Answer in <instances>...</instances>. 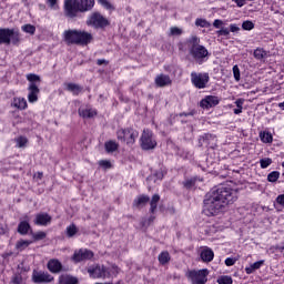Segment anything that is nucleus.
I'll use <instances>...</instances> for the list:
<instances>
[{"label": "nucleus", "instance_id": "nucleus-1", "mask_svg": "<svg viewBox=\"0 0 284 284\" xmlns=\"http://www.w3.org/2000/svg\"><path fill=\"white\" fill-rule=\"evenodd\" d=\"M234 201H236V195H234L232 189L223 186L217 189L214 197L215 216L216 214H223V212H227V206L230 203H234Z\"/></svg>", "mask_w": 284, "mask_h": 284}, {"label": "nucleus", "instance_id": "nucleus-2", "mask_svg": "<svg viewBox=\"0 0 284 284\" xmlns=\"http://www.w3.org/2000/svg\"><path fill=\"white\" fill-rule=\"evenodd\" d=\"M94 8V0H65L64 10L67 17L74 19L79 12H88Z\"/></svg>", "mask_w": 284, "mask_h": 284}, {"label": "nucleus", "instance_id": "nucleus-3", "mask_svg": "<svg viewBox=\"0 0 284 284\" xmlns=\"http://www.w3.org/2000/svg\"><path fill=\"white\" fill-rule=\"evenodd\" d=\"M63 39L68 45H88L92 43V33L81 30H67L63 32Z\"/></svg>", "mask_w": 284, "mask_h": 284}, {"label": "nucleus", "instance_id": "nucleus-4", "mask_svg": "<svg viewBox=\"0 0 284 284\" xmlns=\"http://www.w3.org/2000/svg\"><path fill=\"white\" fill-rule=\"evenodd\" d=\"M200 43L201 39H199V37L196 36H192L187 40L189 52L193 57V59L197 61V63L204 61L209 54L207 49H205V47L203 45H200Z\"/></svg>", "mask_w": 284, "mask_h": 284}, {"label": "nucleus", "instance_id": "nucleus-5", "mask_svg": "<svg viewBox=\"0 0 284 284\" xmlns=\"http://www.w3.org/2000/svg\"><path fill=\"white\" fill-rule=\"evenodd\" d=\"M21 41V36L19 31L14 29H1L0 28V45H18Z\"/></svg>", "mask_w": 284, "mask_h": 284}, {"label": "nucleus", "instance_id": "nucleus-6", "mask_svg": "<svg viewBox=\"0 0 284 284\" xmlns=\"http://www.w3.org/2000/svg\"><path fill=\"white\" fill-rule=\"evenodd\" d=\"M27 79L30 82L28 99L30 103H34L39 101V85H41V77L31 73L27 75Z\"/></svg>", "mask_w": 284, "mask_h": 284}, {"label": "nucleus", "instance_id": "nucleus-7", "mask_svg": "<svg viewBox=\"0 0 284 284\" xmlns=\"http://www.w3.org/2000/svg\"><path fill=\"white\" fill-rule=\"evenodd\" d=\"M87 26H91V28H95L97 30L108 28L110 26V20L103 17L100 12H93L87 20Z\"/></svg>", "mask_w": 284, "mask_h": 284}, {"label": "nucleus", "instance_id": "nucleus-8", "mask_svg": "<svg viewBox=\"0 0 284 284\" xmlns=\"http://www.w3.org/2000/svg\"><path fill=\"white\" fill-rule=\"evenodd\" d=\"M141 148L142 150H154L156 148V140H154V134L152 131H143L141 136Z\"/></svg>", "mask_w": 284, "mask_h": 284}, {"label": "nucleus", "instance_id": "nucleus-9", "mask_svg": "<svg viewBox=\"0 0 284 284\" xmlns=\"http://www.w3.org/2000/svg\"><path fill=\"white\" fill-rule=\"evenodd\" d=\"M139 138V132L132 129H122L118 131L119 141H125L128 145H132Z\"/></svg>", "mask_w": 284, "mask_h": 284}, {"label": "nucleus", "instance_id": "nucleus-10", "mask_svg": "<svg viewBox=\"0 0 284 284\" xmlns=\"http://www.w3.org/2000/svg\"><path fill=\"white\" fill-rule=\"evenodd\" d=\"M207 270H200V271H191L189 272V278L192 281L193 284H205L207 283Z\"/></svg>", "mask_w": 284, "mask_h": 284}, {"label": "nucleus", "instance_id": "nucleus-11", "mask_svg": "<svg viewBox=\"0 0 284 284\" xmlns=\"http://www.w3.org/2000/svg\"><path fill=\"white\" fill-rule=\"evenodd\" d=\"M203 213L205 216H214V192L206 193Z\"/></svg>", "mask_w": 284, "mask_h": 284}, {"label": "nucleus", "instance_id": "nucleus-12", "mask_svg": "<svg viewBox=\"0 0 284 284\" xmlns=\"http://www.w3.org/2000/svg\"><path fill=\"white\" fill-rule=\"evenodd\" d=\"M207 81H210L207 73H192V83L195 88H199L200 90L205 88Z\"/></svg>", "mask_w": 284, "mask_h": 284}, {"label": "nucleus", "instance_id": "nucleus-13", "mask_svg": "<svg viewBox=\"0 0 284 284\" xmlns=\"http://www.w3.org/2000/svg\"><path fill=\"white\" fill-rule=\"evenodd\" d=\"M94 257V253L88 248H81L73 254V261L75 263H81V261H90Z\"/></svg>", "mask_w": 284, "mask_h": 284}, {"label": "nucleus", "instance_id": "nucleus-14", "mask_svg": "<svg viewBox=\"0 0 284 284\" xmlns=\"http://www.w3.org/2000/svg\"><path fill=\"white\" fill-rule=\"evenodd\" d=\"M88 272L93 278H105L106 270L105 266L97 265L95 267H90Z\"/></svg>", "mask_w": 284, "mask_h": 284}, {"label": "nucleus", "instance_id": "nucleus-15", "mask_svg": "<svg viewBox=\"0 0 284 284\" xmlns=\"http://www.w3.org/2000/svg\"><path fill=\"white\" fill-rule=\"evenodd\" d=\"M34 223L36 225H49V223H52V216L48 213H39L36 215Z\"/></svg>", "mask_w": 284, "mask_h": 284}, {"label": "nucleus", "instance_id": "nucleus-16", "mask_svg": "<svg viewBox=\"0 0 284 284\" xmlns=\"http://www.w3.org/2000/svg\"><path fill=\"white\" fill-rule=\"evenodd\" d=\"M155 84L158 88H165V85H172V79H170V75L161 73L155 78Z\"/></svg>", "mask_w": 284, "mask_h": 284}, {"label": "nucleus", "instance_id": "nucleus-17", "mask_svg": "<svg viewBox=\"0 0 284 284\" xmlns=\"http://www.w3.org/2000/svg\"><path fill=\"white\" fill-rule=\"evenodd\" d=\"M33 281L34 283H51V281H54V277L48 273H34Z\"/></svg>", "mask_w": 284, "mask_h": 284}, {"label": "nucleus", "instance_id": "nucleus-18", "mask_svg": "<svg viewBox=\"0 0 284 284\" xmlns=\"http://www.w3.org/2000/svg\"><path fill=\"white\" fill-rule=\"evenodd\" d=\"M28 221H30V219L28 216H24V220L21 221L18 225V232L22 236H26V234H28V232H30V230H32V227L30 226V223Z\"/></svg>", "mask_w": 284, "mask_h": 284}, {"label": "nucleus", "instance_id": "nucleus-19", "mask_svg": "<svg viewBox=\"0 0 284 284\" xmlns=\"http://www.w3.org/2000/svg\"><path fill=\"white\" fill-rule=\"evenodd\" d=\"M200 256L204 263H210V261L214 258V252L212 251V248L205 246L201 250Z\"/></svg>", "mask_w": 284, "mask_h": 284}, {"label": "nucleus", "instance_id": "nucleus-20", "mask_svg": "<svg viewBox=\"0 0 284 284\" xmlns=\"http://www.w3.org/2000/svg\"><path fill=\"white\" fill-rule=\"evenodd\" d=\"M78 112L82 119H94L97 116V110L90 108L79 109Z\"/></svg>", "mask_w": 284, "mask_h": 284}, {"label": "nucleus", "instance_id": "nucleus-21", "mask_svg": "<svg viewBox=\"0 0 284 284\" xmlns=\"http://www.w3.org/2000/svg\"><path fill=\"white\" fill-rule=\"evenodd\" d=\"M61 267V262H59L58 260H50L48 262V270H50L53 274H58Z\"/></svg>", "mask_w": 284, "mask_h": 284}, {"label": "nucleus", "instance_id": "nucleus-22", "mask_svg": "<svg viewBox=\"0 0 284 284\" xmlns=\"http://www.w3.org/2000/svg\"><path fill=\"white\" fill-rule=\"evenodd\" d=\"M12 105L18 108V110H26L28 108V101L23 98H14Z\"/></svg>", "mask_w": 284, "mask_h": 284}, {"label": "nucleus", "instance_id": "nucleus-23", "mask_svg": "<svg viewBox=\"0 0 284 284\" xmlns=\"http://www.w3.org/2000/svg\"><path fill=\"white\" fill-rule=\"evenodd\" d=\"M201 108H203V110H210V108H212L214 105V97L213 95H207L205 99H203L200 102Z\"/></svg>", "mask_w": 284, "mask_h": 284}, {"label": "nucleus", "instance_id": "nucleus-24", "mask_svg": "<svg viewBox=\"0 0 284 284\" xmlns=\"http://www.w3.org/2000/svg\"><path fill=\"white\" fill-rule=\"evenodd\" d=\"M148 203H150V196L140 195L136 200H134L133 205L135 207H143L144 205H148Z\"/></svg>", "mask_w": 284, "mask_h": 284}, {"label": "nucleus", "instance_id": "nucleus-25", "mask_svg": "<svg viewBox=\"0 0 284 284\" xmlns=\"http://www.w3.org/2000/svg\"><path fill=\"white\" fill-rule=\"evenodd\" d=\"M265 263V261L261 260L253 264H251L248 267L245 268L246 274H254L256 270H261V266Z\"/></svg>", "mask_w": 284, "mask_h": 284}, {"label": "nucleus", "instance_id": "nucleus-26", "mask_svg": "<svg viewBox=\"0 0 284 284\" xmlns=\"http://www.w3.org/2000/svg\"><path fill=\"white\" fill-rule=\"evenodd\" d=\"M159 201H161V196L159 194H154L150 201V212L154 214L156 212V207L159 205Z\"/></svg>", "mask_w": 284, "mask_h": 284}, {"label": "nucleus", "instance_id": "nucleus-27", "mask_svg": "<svg viewBox=\"0 0 284 284\" xmlns=\"http://www.w3.org/2000/svg\"><path fill=\"white\" fill-rule=\"evenodd\" d=\"M30 245H32V241L20 240L16 243V250L23 252V250L28 248Z\"/></svg>", "mask_w": 284, "mask_h": 284}, {"label": "nucleus", "instance_id": "nucleus-28", "mask_svg": "<svg viewBox=\"0 0 284 284\" xmlns=\"http://www.w3.org/2000/svg\"><path fill=\"white\" fill-rule=\"evenodd\" d=\"M253 54H254V58L257 59V61H265V58L267 57V51L261 48H257L255 49Z\"/></svg>", "mask_w": 284, "mask_h": 284}, {"label": "nucleus", "instance_id": "nucleus-29", "mask_svg": "<svg viewBox=\"0 0 284 284\" xmlns=\"http://www.w3.org/2000/svg\"><path fill=\"white\" fill-rule=\"evenodd\" d=\"M60 283L61 284H77L79 281L75 277H72L70 275H62L60 276Z\"/></svg>", "mask_w": 284, "mask_h": 284}, {"label": "nucleus", "instance_id": "nucleus-30", "mask_svg": "<svg viewBox=\"0 0 284 284\" xmlns=\"http://www.w3.org/2000/svg\"><path fill=\"white\" fill-rule=\"evenodd\" d=\"M260 139L263 143H272L274 141L272 133L265 131L260 132Z\"/></svg>", "mask_w": 284, "mask_h": 284}, {"label": "nucleus", "instance_id": "nucleus-31", "mask_svg": "<svg viewBox=\"0 0 284 284\" xmlns=\"http://www.w3.org/2000/svg\"><path fill=\"white\" fill-rule=\"evenodd\" d=\"M159 262L161 263V265H168V263H170V253L168 251L162 252L159 255Z\"/></svg>", "mask_w": 284, "mask_h": 284}, {"label": "nucleus", "instance_id": "nucleus-32", "mask_svg": "<svg viewBox=\"0 0 284 284\" xmlns=\"http://www.w3.org/2000/svg\"><path fill=\"white\" fill-rule=\"evenodd\" d=\"M104 145L106 152H116L119 150V144L114 141H109Z\"/></svg>", "mask_w": 284, "mask_h": 284}, {"label": "nucleus", "instance_id": "nucleus-33", "mask_svg": "<svg viewBox=\"0 0 284 284\" xmlns=\"http://www.w3.org/2000/svg\"><path fill=\"white\" fill-rule=\"evenodd\" d=\"M281 176V172L273 171L267 175L268 183H276Z\"/></svg>", "mask_w": 284, "mask_h": 284}, {"label": "nucleus", "instance_id": "nucleus-34", "mask_svg": "<svg viewBox=\"0 0 284 284\" xmlns=\"http://www.w3.org/2000/svg\"><path fill=\"white\" fill-rule=\"evenodd\" d=\"M67 89L69 92H73V94H79L83 90L79 84L74 83L67 84Z\"/></svg>", "mask_w": 284, "mask_h": 284}, {"label": "nucleus", "instance_id": "nucleus-35", "mask_svg": "<svg viewBox=\"0 0 284 284\" xmlns=\"http://www.w3.org/2000/svg\"><path fill=\"white\" fill-rule=\"evenodd\" d=\"M21 30L27 32V34H34V32H37V27L32 24H24L22 26Z\"/></svg>", "mask_w": 284, "mask_h": 284}, {"label": "nucleus", "instance_id": "nucleus-36", "mask_svg": "<svg viewBox=\"0 0 284 284\" xmlns=\"http://www.w3.org/2000/svg\"><path fill=\"white\" fill-rule=\"evenodd\" d=\"M181 34H183V29L179 27H172L170 29L169 37H181Z\"/></svg>", "mask_w": 284, "mask_h": 284}, {"label": "nucleus", "instance_id": "nucleus-37", "mask_svg": "<svg viewBox=\"0 0 284 284\" xmlns=\"http://www.w3.org/2000/svg\"><path fill=\"white\" fill-rule=\"evenodd\" d=\"M196 181H203V179L201 178H193V179H190V180H186L184 182V187H194V185H196Z\"/></svg>", "mask_w": 284, "mask_h": 284}, {"label": "nucleus", "instance_id": "nucleus-38", "mask_svg": "<svg viewBox=\"0 0 284 284\" xmlns=\"http://www.w3.org/2000/svg\"><path fill=\"white\" fill-rule=\"evenodd\" d=\"M217 283L219 284H232L233 280L232 276H227V275H222L217 278Z\"/></svg>", "mask_w": 284, "mask_h": 284}, {"label": "nucleus", "instance_id": "nucleus-39", "mask_svg": "<svg viewBox=\"0 0 284 284\" xmlns=\"http://www.w3.org/2000/svg\"><path fill=\"white\" fill-rule=\"evenodd\" d=\"M16 142L18 144V148H26V145H28V138L19 136L16 139Z\"/></svg>", "mask_w": 284, "mask_h": 284}, {"label": "nucleus", "instance_id": "nucleus-40", "mask_svg": "<svg viewBox=\"0 0 284 284\" xmlns=\"http://www.w3.org/2000/svg\"><path fill=\"white\" fill-rule=\"evenodd\" d=\"M195 26L200 28H210V22L206 21L205 19H196Z\"/></svg>", "mask_w": 284, "mask_h": 284}, {"label": "nucleus", "instance_id": "nucleus-41", "mask_svg": "<svg viewBox=\"0 0 284 284\" xmlns=\"http://www.w3.org/2000/svg\"><path fill=\"white\" fill-rule=\"evenodd\" d=\"M77 232H78V229H77V225H74V224H71L69 227H67V234L70 237L74 236V234H77Z\"/></svg>", "mask_w": 284, "mask_h": 284}, {"label": "nucleus", "instance_id": "nucleus-42", "mask_svg": "<svg viewBox=\"0 0 284 284\" xmlns=\"http://www.w3.org/2000/svg\"><path fill=\"white\" fill-rule=\"evenodd\" d=\"M260 165L263 170H265V168H270V165H272V159L266 158V159H262L260 161Z\"/></svg>", "mask_w": 284, "mask_h": 284}, {"label": "nucleus", "instance_id": "nucleus-43", "mask_svg": "<svg viewBox=\"0 0 284 284\" xmlns=\"http://www.w3.org/2000/svg\"><path fill=\"white\" fill-rule=\"evenodd\" d=\"M98 2L103 6V8H105L106 10H114V7L112 6V3H110V1L108 0H98Z\"/></svg>", "mask_w": 284, "mask_h": 284}, {"label": "nucleus", "instance_id": "nucleus-44", "mask_svg": "<svg viewBox=\"0 0 284 284\" xmlns=\"http://www.w3.org/2000/svg\"><path fill=\"white\" fill-rule=\"evenodd\" d=\"M47 234L43 231H40L38 233H33V240L34 241H43L45 239Z\"/></svg>", "mask_w": 284, "mask_h": 284}, {"label": "nucleus", "instance_id": "nucleus-45", "mask_svg": "<svg viewBox=\"0 0 284 284\" xmlns=\"http://www.w3.org/2000/svg\"><path fill=\"white\" fill-rule=\"evenodd\" d=\"M243 30H254V22L246 20L242 23Z\"/></svg>", "mask_w": 284, "mask_h": 284}, {"label": "nucleus", "instance_id": "nucleus-46", "mask_svg": "<svg viewBox=\"0 0 284 284\" xmlns=\"http://www.w3.org/2000/svg\"><path fill=\"white\" fill-rule=\"evenodd\" d=\"M217 34H219L220 37H230V29L223 28V29H221V30L217 31Z\"/></svg>", "mask_w": 284, "mask_h": 284}, {"label": "nucleus", "instance_id": "nucleus-47", "mask_svg": "<svg viewBox=\"0 0 284 284\" xmlns=\"http://www.w3.org/2000/svg\"><path fill=\"white\" fill-rule=\"evenodd\" d=\"M100 165L101 168H105V170H110V168H112V163H110L108 160L100 161Z\"/></svg>", "mask_w": 284, "mask_h": 284}, {"label": "nucleus", "instance_id": "nucleus-48", "mask_svg": "<svg viewBox=\"0 0 284 284\" xmlns=\"http://www.w3.org/2000/svg\"><path fill=\"white\" fill-rule=\"evenodd\" d=\"M236 263V260L232 258V257H229L225 260V265L227 267H232V265H234Z\"/></svg>", "mask_w": 284, "mask_h": 284}, {"label": "nucleus", "instance_id": "nucleus-49", "mask_svg": "<svg viewBox=\"0 0 284 284\" xmlns=\"http://www.w3.org/2000/svg\"><path fill=\"white\" fill-rule=\"evenodd\" d=\"M237 8H243V6H245V1H254V0H233Z\"/></svg>", "mask_w": 284, "mask_h": 284}, {"label": "nucleus", "instance_id": "nucleus-50", "mask_svg": "<svg viewBox=\"0 0 284 284\" xmlns=\"http://www.w3.org/2000/svg\"><path fill=\"white\" fill-rule=\"evenodd\" d=\"M276 203H278V205H282V207H284V194H281L276 197Z\"/></svg>", "mask_w": 284, "mask_h": 284}, {"label": "nucleus", "instance_id": "nucleus-51", "mask_svg": "<svg viewBox=\"0 0 284 284\" xmlns=\"http://www.w3.org/2000/svg\"><path fill=\"white\" fill-rule=\"evenodd\" d=\"M12 283H14V284H21V276L16 275V276L12 278Z\"/></svg>", "mask_w": 284, "mask_h": 284}, {"label": "nucleus", "instance_id": "nucleus-52", "mask_svg": "<svg viewBox=\"0 0 284 284\" xmlns=\"http://www.w3.org/2000/svg\"><path fill=\"white\" fill-rule=\"evenodd\" d=\"M230 30H231L232 32H239V30H241V28H239V26H236V24H231V26H230Z\"/></svg>", "mask_w": 284, "mask_h": 284}, {"label": "nucleus", "instance_id": "nucleus-53", "mask_svg": "<svg viewBox=\"0 0 284 284\" xmlns=\"http://www.w3.org/2000/svg\"><path fill=\"white\" fill-rule=\"evenodd\" d=\"M221 26H223L222 20H214V28H221Z\"/></svg>", "mask_w": 284, "mask_h": 284}, {"label": "nucleus", "instance_id": "nucleus-54", "mask_svg": "<svg viewBox=\"0 0 284 284\" xmlns=\"http://www.w3.org/2000/svg\"><path fill=\"white\" fill-rule=\"evenodd\" d=\"M235 105L243 110V100H241V99L236 100Z\"/></svg>", "mask_w": 284, "mask_h": 284}, {"label": "nucleus", "instance_id": "nucleus-55", "mask_svg": "<svg viewBox=\"0 0 284 284\" xmlns=\"http://www.w3.org/2000/svg\"><path fill=\"white\" fill-rule=\"evenodd\" d=\"M47 1H48V3H49L50 8H55V6H57V0H47Z\"/></svg>", "mask_w": 284, "mask_h": 284}, {"label": "nucleus", "instance_id": "nucleus-56", "mask_svg": "<svg viewBox=\"0 0 284 284\" xmlns=\"http://www.w3.org/2000/svg\"><path fill=\"white\" fill-rule=\"evenodd\" d=\"M98 65H108V60L102 59V60H98Z\"/></svg>", "mask_w": 284, "mask_h": 284}, {"label": "nucleus", "instance_id": "nucleus-57", "mask_svg": "<svg viewBox=\"0 0 284 284\" xmlns=\"http://www.w3.org/2000/svg\"><path fill=\"white\" fill-rule=\"evenodd\" d=\"M154 216L149 217L148 222H144L143 225H150L151 223H154Z\"/></svg>", "mask_w": 284, "mask_h": 284}, {"label": "nucleus", "instance_id": "nucleus-58", "mask_svg": "<svg viewBox=\"0 0 284 284\" xmlns=\"http://www.w3.org/2000/svg\"><path fill=\"white\" fill-rule=\"evenodd\" d=\"M234 79L235 81H241V72H234Z\"/></svg>", "mask_w": 284, "mask_h": 284}, {"label": "nucleus", "instance_id": "nucleus-59", "mask_svg": "<svg viewBox=\"0 0 284 284\" xmlns=\"http://www.w3.org/2000/svg\"><path fill=\"white\" fill-rule=\"evenodd\" d=\"M36 178L39 179V181H41V179H43V173L38 172V173L36 174Z\"/></svg>", "mask_w": 284, "mask_h": 284}, {"label": "nucleus", "instance_id": "nucleus-60", "mask_svg": "<svg viewBox=\"0 0 284 284\" xmlns=\"http://www.w3.org/2000/svg\"><path fill=\"white\" fill-rule=\"evenodd\" d=\"M241 112H243V109H240V108L234 109V114H241Z\"/></svg>", "mask_w": 284, "mask_h": 284}, {"label": "nucleus", "instance_id": "nucleus-61", "mask_svg": "<svg viewBox=\"0 0 284 284\" xmlns=\"http://www.w3.org/2000/svg\"><path fill=\"white\" fill-rule=\"evenodd\" d=\"M233 72H240L239 65H234V67H233Z\"/></svg>", "mask_w": 284, "mask_h": 284}, {"label": "nucleus", "instance_id": "nucleus-62", "mask_svg": "<svg viewBox=\"0 0 284 284\" xmlns=\"http://www.w3.org/2000/svg\"><path fill=\"white\" fill-rule=\"evenodd\" d=\"M180 116H189L187 113H180Z\"/></svg>", "mask_w": 284, "mask_h": 284}, {"label": "nucleus", "instance_id": "nucleus-63", "mask_svg": "<svg viewBox=\"0 0 284 284\" xmlns=\"http://www.w3.org/2000/svg\"><path fill=\"white\" fill-rule=\"evenodd\" d=\"M217 103H219V100H214V105H217Z\"/></svg>", "mask_w": 284, "mask_h": 284}]
</instances>
